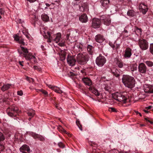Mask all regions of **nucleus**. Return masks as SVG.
Returning a JSON list of instances; mask_svg holds the SVG:
<instances>
[{
  "label": "nucleus",
  "instance_id": "obj_7",
  "mask_svg": "<svg viewBox=\"0 0 153 153\" xmlns=\"http://www.w3.org/2000/svg\"><path fill=\"white\" fill-rule=\"evenodd\" d=\"M106 61V60L105 57L100 54L97 58L96 60V64L100 67H102L105 63Z\"/></svg>",
  "mask_w": 153,
  "mask_h": 153
},
{
  "label": "nucleus",
  "instance_id": "obj_21",
  "mask_svg": "<svg viewBox=\"0 0 153 153\" xmlns=\"http://www.w3.org/2000/svg\"><path fill=\"white\" fill-rule=\"evenodd\" d=\"M96 41L98 43H102L105 40L103 36L100 34L97 35L95 38Z\"/></svg>",
  "mask_w": 153,
  "mask_h": 153
},
{
  "label": "nucleus",
  "instance_id": "obj_8",
  "mask_svg": "<svg viewBox=\"0 0 153 153\" xmlns=\"http://www.w3.org/2000/svg\"><path fill=\"white\" fill-rule=\"evenodd\" d=\"M138 44L140 49L143 51L146 50L148 48V42L145 39H139Z\"/></svg>",
  "mask_w": 153,
  "mask_h": 153
},
{
  "label": "nucleus",
  "instance_id": "obj_41",
  "mask_svg": "<svg viewBox=\"0 0 153 153\" xmlns=\"http://www.w3.org/2000/svg\"><path fill=\"white\" fill-rule=\"evenodd\" d=\"M108 111L110 112H117V110L115 108L113 107L109 108H108Z\"/></svg>",
  "mask_w": 153,
  "mask_h": 153
},
{
  "label": "nucleus",
  "instance_id": "obj_1",
  "mask_svg": "<svg viewBox=\"0 0 153 153\" xmlns=\"http://www.w3.org/2000/svg\"><path fill=\"white\" fill-rule=\"evenodd\" d=\"M47 28L42 27L40 28V32L42 34H43V36L45 38L47 39V42H51L54 41L57 43L59 42L61 37V34L58 33L56 34H53L52 33L48 31L46 29Z\"/></svg>",
  "mask_w": 153,
  "mask_h": 153
},
{
  "label": "nucleus",
  "instance_id": "obj_45",
  "mask_svg": "<svg viewBox=\"0 0 153 153\" xmlns=\"http://www.w3.org/2000/svg\"><path fill=\"white\" fill-rule=\"evenodd\" d=\"M58 146L59 147L62 148H63L65 147V145L61 142L58 143Z\"/></svg>",
  "mask_w": 153,
  "mask_h": 153
},
{
  "label": "nucleus",
  "instance_id": "obj_24",
  "mask_svg": "<svg viewBox=\"0 0 153 153\" xmlns=\"http://www.w3.org/2000/svg\"><path fill=\"white\" fill-rule=\"evenodd\" d=\"M100 2L102 6L105 8L107 9L108 8L110 3L109 0H101Z\"/></svg>",
  "mask_w": 153,
  "mask_h": 153
},
{
  "label": "nucleus",
  "instance_id": "obj_5",
  "mask_svg": "<svg viewBox=\"0 0 153 153\" xmlns=\"http://www.w3.org/2000/svg\"><path fill=\"white\" fill-rule=\"evenodd\" d=\"M88 60V56L87 53H79L77 55L76 60L80 65H84L87 63Z\"/></svg>",
  "mask_w": 153,
  "mask_h": 153
},
{
  "label": "nucleus",
  "instance_id": "obj_64",
  "mask_svg": "<svg viewBox=\"0 0 153 153\" xmlns=\"http://www.w3.org/2000/svg\"><path fill=\"white\" fill-rule=\"evenodd\" d=\"M124 32L125 33H127L128 32V31H127V30L126 29L124 30Z\"/></svg>",
  "mask_w": 153,
  "mask_h": 153
},
{
  "label": "nucleus",
  "instance_id": "obj_38",
  "mask_svg": "<svg viewBox=\"0 0 153 153\" xmlns=\"http://www.w3.org/2000/svg\"><path fill=\"white\" fill-rule=\"evenodd\" d=\"M41 92L44 94V96L45 97H50V94H48V92L42 89Z\"/></svg>",
  "mask_w": 153,
  "mask_h": 153
},
{
  "label": "nucleus",
  "instance_id": "obj_39",
  "mask_svg": "<svg viewBox=\"0 0 153 153\" xmlns=\"http://www.w3.org/2000/svg\"><path fill=\"white\" fill-rule=\"evenodd\" d=\"M145 63L149 67H152L153 65V62L150 61H146L145 62Z\"/></svg>",
  "mask_w": 153,
  "mask_h": 153
},
{
  "label": "nucleus",
  "instance_id": "obj_31",
  "mask_svg": "<svg viewBox=\"0 0 153 153\" xmlns=\"http://www.w3.org/2000/svg\"><path fill=\"white\" fill-rule=\"evenodd\" d=\"M87 50L89 53L92 54L94 51V48L91 45H88L87 47Z\"/></svg>",
  "mask_w": 153,
  "mask_h": 153
},
{
  "label": "nucleus",
  "instance_id": "obj_2",
  "mask_svg": "<svg viewBox=\"0 0 153 153\" xmlns=\"http://www.w3.org/2000/svg\"><path fill=\"white\" fill-rule=\"evenodd\" d=\"M17 42L21 44L20 47L23 52L22 53L19 51L20 55L25 57L26 60L30 61L32 63H36L37 61L35 56L33 55L32 53H28L27 48L22 46V45H25V43L24 42L23 40L20 38Z\"/></svg>",
  "mask_w": 153,
  "mask_h": 153
},
{
  "label": "nucleus",
  "instance_id": "obj_26",
  "mask_svg": "<svg viewBox=\"0 0 153 153\" xmlns=\"http://www.w3.org/2000/svg\"><path fill=\"white\" fill-rule=\"evenodd\" d=\"M111 72L116 77H118L120 75V71L115 68H114L111 69Z\"/></svg>",
  "mask_w": 153,
  "mask_h": 153
},
{
  "label": "nucleus",
  "instance_id": "obj_33",
  "mask_svg": "<svg viewBox=\"0 0 153 153\" xmlns=\"http://www.w3.org/2000/svg\"><path fill=\"white\" fill-rule=\"evenodd\" d=\"M41 18L42 20L45 22H47L49 20V16L46 14H42L41 16Z\"/></svg>",
  "mask_w": 153,
  "mask_h": 153
},
{
  "label": "nucleus",
  "instance_id": "obj_36",
  "mask_svg": "<svg viewBox=\"0 0 153 153\" xmlns=\"http://www.w3.org/2000/svg\"><path fill=\"white\" fill-rule=\"evenodd\" d=\"M59 131L62 133L68 134L69 137H70L71 136L70 134H69L65 130L61 127L59 128Z\"/></svg>",
  "mask_w": 153,
  "mask_h": 153
},
{
  "label": "nucleus",
  "instance_id": "obj_37",
  "mask_svg": "<svg viewBox=\"0 0 153 153\" xmlns=\"http://www.w3.org/2000/svg\"><path fill=\"white\" fill-rule=\"evenodd\" d=\"M0 150L4 152L7 150L6 146L5 145L0 144Z\"/></svg>",
  "mask_w": 153,
  "mask_h": 153
},
{
  "label": "nucleus",
  "instance_id": "obj_44",
  "mask_svg": "<svg viewBox=\"0 0 153 153\" xmlns=\"http://www.w3.org/2000/svg\"><path fill=\"white\" fill-rule=\"evenodd\" d=\"M33 68L34 70H37L39 71H41V68L37 66H33Z\"/></svg>",
  "mask_w": 153,
  "mask_h": 153
},
{
  "label": "nucleus",
  "instance_id": "obj_3",
  "mask_svg": "<svg viewBox=\"0 0 153 153\" xmlns=\"http://www.w3.org/2000/svg\"><path fill=\"white\" fill-rule=\"evenodd\" d=\"M122 80L125 86L129 88H132L135 86V80L132 76L127 75H123Z\"/></svg>",
  "mask_w": 153,
  "mask_h": 153
},
{
  "label": "nucleus",
  "instance_id": "obj_56",
  "mask_svg": "<svg viewBox=\"0 0 153 153\" xmlns=\"http://www.w3.org/2000/svg\"><path fill=\"white\" fill-rule=\"evenodd\" d=\"M23 62V61H19V64L22 66H23L22 63Z\"/></svg>",
  "mask_w": 153,
  "mask_h": 153
},
{
  "label": "nucleus",
  "instance_id": "obj_28",
  "mask_svg": "<svg viewBox=\"0 0 153 153\" xmlns=\"http://www.w3.org/2000/svg\"><path fill=\"white\" fill-rule=\"evenodd\" d=\"M115 62L120 68H122L123 67V64L122 61L117 59H116L115 60Z\"/></svg>",
  "mask_w": 153,
  "mask_h": 153
},
{
  "label": "nucleus",
  "instance_id": "obj_9",
  "mask_svg": "<svg viewBox=\"0 0 153 153\" xmlns=\"http://www.w3.org/2000/svg\"><path fill=\"white\" fill-rule=\"evenodd\" d=\"M147 69V67L144 63L142 62L139 64L138 66V71L140 74H146Z\"/></svg>",
  "mask_w": 153,
  "mask_h": 153
},
{
  "label": "nucleus",
  "instance_id": "obj_10",
  "mask_svg": "<svg viewBox=\"0 0 153 153\" xmlns=\"http://www.w3.org/2000/svg\"><path fill=\"white\" fill-rule=\"evenodd\" d=\"M100 19L106 25H109L111 23L110 16L108 15H104L100 16Z\"/></svg>",
  "mask_w": 153,
  "mask_h": 153
},
{
  "label": "nucleus",
  "instance_id": "obj_60",
  "mask_svg": "<svg viewBox=\"0 0 153 153\" xmlns=\"http://www.w3.org/2000/svg\"><path fill=\"white\" fill-rule=\"evenodd\" d=\"M0 13L1 14L3 13V12L2 9H0Z\"/></svg>",
  "mask_w": 153,
  "mask_h": 153
},
{
  "label": "nucleus",
  "instance_id": "obj_57",
  "mask_svg": "<svg viewBox=\"0 0 153 153\" xmlns=\"http://www.w3.org/2000/svg\"><path fill=\"white\" fill-rule=\"evenodd\" d=\"M55 2H56L58 4H56V6H58L59 5V3L60 2V1H59V0H58V1H55Z\"/></svg>",
  "mask_w": 153,
  "mask_h": 153
},
{
  "label": "nucleus",
  "instance_id": "obj_34",
  "mask_svg": "<svg viewBox=\"0 0 153 153\" xmlns=\"http://www.w3.org/2000/svg\"><path fill=\"white\" fill-rule=\"evenodd\" d=\"M134 30L137 35H141V34L142 30L141 28L136 27L135 28Z\"/></svg>",
  "mask_w": 153,
  "mask_h": 153
},
{
  "label": "nucleus",
  "instance_id": "obj_19",
  "mask_svg": "<svg viewBox=\"0 0 153 153\" xmlns=\"http://www.w3.org/2000/svg\"><path fill=\"white\" fill-rule=\"evenodd\" d=\"M30 150L29 146L26 144L24 145L20 148V150L22 153H29Z\"/></svg>",
  "mask_w": 153,
  "mask_h": 153
},
{
  "label": "nucleus",
  "instance_id": "obj_50",
  "mask_svg": "<svg viewBox=\"0 0 153 153\" xmlns=\"http://www.w3.org/2000/svg\"><path fill=\"white\" fill-rule=\"evenodd\" d=\"M33 18L34 19H33V22H34V23H35V22L37 20V18L35 16H33Z\"/></svg>",
  "mask_w": 153,
  "mask_h": 153
},
{
  "label": "nucleus",
  "instance_id": "obj_42",
  "mask_svg": "<svg viewBox=\"0 0 153 153\" xmlns=\"http://www.w3.org/2000/svg\"><path fill=\"white\" fill-rule=\"evenodd\" d=\"M13 37L14 38V40L17 42L20 39L19 36L17 35H14L13 36Z\"/></svg>",
  "mask_w": 153,
  "mask_h": 153
},
{
  "label": "nucleus",
  "instance_id": "obj_58",
  "mask_svg": "<svg viewBox=\"0 0 153 153\" xmlns=\"http://www.w3.org/2000/svg\"><path fill=\"white\" fill-rule=\"evenodd\" d=\"M25 35V36H26V37L28 39H29V38H30V37H29V35L28 34H26Z\"/></svg>",
  "mask_w": 153,
  "mask_h": 153
},
{
  "label": "nucleus",
  "instance_id": "obj_4",
  "mask_svg": "<svg viewBox=\"0 0 153 153\" xmlns=\"http://www.w3.org/2000/svg\"><path fill=\"white\" fill-rule=\"evenodd\" d=\"M113 98L118 101L125 103L129 100L128 96L123 93L116 92L112 94Z\"/></svg>",
  "mask_w": 153,
  "mask_h": 153
},
{
  "label": "nucleus",
  "instance_id": "obj_12",
  "mask_svg": "<svg viewBox=\"0 0 153 153\" xmlns=\"http://www.w3.org/2000/svg\"><path fill=\"white\" fill-rule=\"evenodd\" d=\"M67 61L68 64L71 66H74L76 62L74 56L70 55H68L67 56Z\"/></svg>",
  "mask_w": 153,
  "mask_h": 153
},
{
  "label": "nucleus",
  "instance_id": "obj_27",
  "mask_svg": "<svg viewBox=\"0 0 153 153\" xmlns=\"http://www.w3.org/2000/svg\"><path fill=\"white\" fill-rule=\"evenodd\" d=\"M89 89L90 91L93 93L95 95L97 96H99L100 94V92L98 91L95 89L94 88H93L91 86H90L89 88Z\"/></svg>",
  "mask_w": 153,
  "mask_h": 153
},
{
  "label": "nucleus",
  "instance_id": "obj_51",
  "mask_svg": "<svg viewBox=\"0 0 153 153\" xmlns=\"http://www.w3.org/2000/svg\"><path fill=\"white\" fill-rule=\"evenodd\" d=\"M59 45L61 47L64 46L65 45L64 41L62 42H60L59 43Z\"/></svg>",
  "mask_w": 153,
  "mask_h": 153
},
{
  "label": "nucleus",
  "instance_id": "obj_63",
  "mask_svg": "<svg viewBox=\"0 0 153 153\" xmlns=\"http://www.w3.org/2000/svg\"><path fill=\"white\" fill-rule=\"evenodd\" d=\"M135 113L137 114H138L139 113V112L137 111H135Z\"/></svg>",
  "mask_w": 153,
  "mask_h": 153
},
{
  "label": "nucleus",
  "instance_id": "obj_52",
  "mask_svg": "<svg viewBox=\"0 0 153 153\" xmlns=\"http://www.w3.org/2000/svg\"><path fill=\"white\" fill-rule=\"evenodd\" d=\"M109 45L113 48H115V46L114 45L113 43L111 42H109Z\"/></svg>",
  "mask_w": 153,
  "mask_h": 153
},
{
  "label": "nucleus",
  "instance_id": "obj_13",
  "mask_svg": "<svg viewBox=\"0 0 153 153\" xmlns=\"http://www.w3.org/2000/svg\"><path fill=\"white\" fill-rule=\"evenodd\" d=\"M80 10L83 12H87L88 10V6L86 3L80 2L79 5Z\"/></svg>",
  "mask_w": 153,
  "mask_h": 153
},
{
  "label": "nucleus",
  "instance_id": "obj_53",
  "mask_svg": "<svg viewBox=\"0 0 153 153\" xmlns=\"http://www.w3.org/2000/svg\"><path fill=\"white\" fill-rule=\"evenodd\" d=\"M35 90L36 92H41L42 89H35Z\"/></svg>",
  "mask_w": 153,
  "mask_h": 153
},
{
  "label": "nucleus",
  "instance_id": "obj_29",
  "mask_svg": "<svg viewBox=\"0 0 153 153\" xmlns=\"http://www.w3.org/2000/svg\"><path fill=\"white\" fill-rule=\"evenodd\" d=\"M11 86V85L7 84H4L1 88V90L3 91H5L8 89Z\"/></svg>",
  "mask_w": 153,
  "mask_h": 153
},
{
  "label": "nucleus",
  "instance_id": "obj_61",
  "mask_svg": "<svg viewBox=\"0 0 153 153\" xmlns=\"http://www.w3.org/2000/svg\"><path fill=\"white\" fill-rule=\"evenodd\" d=\"M45 4L48 7H49L50 5V4H48V3H46Z\"/></svg>",
  "mask_w": 153,
  "mask_h": 153
},
{
  "label": "nucleus",
  "instance_id": "obj_62",
  "mask_svg": "<svg viewBox=\"0 0 153 153\" xmlns=\"http://www.w3.org/2000/svg\"><path fill=\"white\" fill-rule=\"evenodd\" d=\"M147 110H148L145 109L144 110V111L146 113H148V111Z\"/></svg>",
  "mask_w": 153,
  "mask_h": 153
},
{
  "label": "nucleus",
  "instance_id": "obj_17",
  "mask_svg": "<svg viewBox=\"0 0 153 153\" xmlns=\"http://www.w3.org/2000/svg\"><path fill=\"white\" fill-rule=\"evenodd\" d=\"M29 134L31 135L34 139H38L41 141H44L45 139L44 137L40 135L33 132H29Z\"/></svg>",
  "mask_w": 153,
  "mask_h": 153
},
{
  "label": "nucleus",
  "instance_id": "obj_54",
  "mask_svg": "<svg viewBox=\"0 0 153 153\" xmlns=\"http://www.w3.org/2000/svg\"><path fill=\"white\" fill-rule=\"evenodd\" d=\"M152 108V106H149L148 107H146L145 108V109H147V110L151 109Z\"/></svg>",
  "mask_w": 153,
  "mask_h": 153
},
{
  "label": "nucleus",
  "instance_id": "obj_6",
  "mask_svg": "<svg viewBox=\"0 0 153 153\" xmlns=\"http://www.w3.org/2000/svg\"><path fill=\"white\" fill-rule=\"evenodd\" d=\"M7 112L9 116L13 117H15L18 114L19 108L17 106L12 105L7 109Z\"/></svg>",
  "mask_w": 153,
  "mask_h": 153
},
{
  "label": "nucleus",
  "instance_id": "obj_23",
  "mask_svg": "<svg viewBox=\"0 0 153 153\" xmlns=\"http://www.w3.org/2000/svg\"><path fill=\"white\" fill-rule=\"evenodd\" d=\"M82 80L86 85L90 86L92 84V82L90 79L87 77H84L82 78Z\"/></svg>",
  "mask_w": 153,
  "mask_h": 153
},
{
  "label": "nucleus",
  "instance_id": "obj_11",
  "mask_svg": "<svg viewBox=\"0 0 153 153\" xmlns=\"http://www.w3.org/2000/svg\"><path fill=\"white\" fill-rule=\"evenodd\" d=\"M101 22L98 19L94 18L92 20L91 26L94 28H99Z\"/></svg>",
  "mask_w": 153,
  "mask_h": 153
},
{
  "label": "nucleus",
  "instance_id": "obj_32",
  "mask_svg": "<svg viewBox=\"0 0 153 153\" xmlns=\"http://www.w3.org/2000/svg\"><path fill=\"white\" fill-rule=\"evenodd\" d=\"M127 15L128 16L130 17H133L135 16V13L134 10H128L127 12Z\"/></svg>",
  "mask_w": 153,
  "mask_h": 153
},
{
  "label": "nucleus",
  "instance_id": "obj_40",
  "mask_svg": "<svg viewBox=\"0 0 153 153\" xmlns=\"http://www.w3.org/2000/svg\"><path fill=\"white\" fill-rule=\"evenodd\" d=\"M5 139V137L3 134L1 132H0V141L4 140Z\"/></svg>",
  "mask_w": 153,
  "mask_h": 153
},
{
  "label": "nucleus",
  "instance_id": "obj_47",
  "mask_svg": "<svg viewBox=\"0 0 153 153\" xmlns=\"http://www.w3.org/2000/svg\"><path fill=\"white\" fill-rule=\"evenodd\" d=\"M68 75L69 76L72 78H74L75 76V74L72 72H70L68 74Z\"/></svg>",
  "mask_w": 153,
  "mask_h": 153
},
{
  "label": "nucleus",
  "instance_id": "obj_30",
  "mask_svg": "<svg viewBox=\"0 0 153 153\" xmlns=\"http://www.w3.org/2000/svg\"><path fill=\"white\" fill-rule=\"evenodd\" d=\"M129 68L131 71L134 72L137 70V65L136 64H131L129 66Z\"/></svg>",
  "mask_w": 153,
  "mask_h": 153
},
{
  "label": "nucleus",
  "instance_id": "obj_35",
  "mask_svg": "<svg viewBox=\"0 0 153 153\" xmlns=\"http://www.w3.org/2000/svg\"><path fill=\"white\" fill-rule=\"evenodd\" d=\"M73 31L71 30H67L66 32V39L67 40H68L69 39L70 36L71 34V33H73Z\"/></svg>",
  "mask_w": 153,
  "mask_h": 153
},
{
  "label": "nucleus",
  "instance_id": "obj_48",
  "mask_svg": "<svg viewBox=\"0 0 153 153\" xmlns=\"http://www.w3.org/2000/svg\"><path fill=\"white\" fill-rule=\"evenodd\" d=\"M61 59L62 60H64L65 58V54H62L61 55Z\"/></svg>",
  "mask_w": 153,
  "mask_h": 153
},
{
  "label": "nucleus",
  "instance_id": "obj_18",
  "mask_svg": "<svg viewBox=\"0 0 153 153\" xmlns=\"http://www.w3.org/2000/svg\"><path fill=\"white\" fill-rule=\"evenodd\" d=\"M131 49L128 47L126 48L124 51V57L126 59L129 58L132 55Z\"/></svg>",
  "mask_w": 153,
  "mask_h": 153
},
{
  "label": "nucleus",
  "instance_id": "obj_59",
  "mask_svg": "<svg viewBox=\"0 0 153 153\" xmlns=\"http://www.w3.org/2000/svg\"><path fill=\"white\" fill-rule=\"evenodd\" d=\"M148 122H149L151 124H153V122L150 121L149 120H148Z\"/></svg>",
  "mask_w": 153,
  "mask_h": 153
},
{
  "label": "nucleus",
  "instance_id": "obj_25",
  "mask_svg": "<svg viewBox=\"0 0 153 153\" xmlns=\"http://www.w3.org/2000/svg\"><path fill=\"white\" fill-rule=\"evenodd\" d=\"M28 116L30 117L28 118L29 121H30L31 118L33 117L35 114V111L32 109L29 110L27 112Z\"/></svg>",
  "mask_w": 153,
  "mask_h": 153
},
{
  "label": "nucleus",
  "instance_id": "obj_22",
  "mask_svg": "<svg viewBox=\"0 0 153 153\" xmlns=\"http://www.w3.org/2000/svg\"><path fill=\"white\" fill-rule=\"evenodd\" d=\"M79 19L82 22L85 23L87 22L88 18L87 15L83 14L79 16Z\"/></svg>",
  "mask_w": 153,
  "mask_h": 153
},
{
  "label": "nucleus",
  "instance_id": "obj_15",
  "mask_svg": "<svg viewBox=\"0 0 153 153\" xmlns=\"http://www.w3.org/2000/svg\"><path fill=\"white\" fill-rule=\"evenodd\" d=\"M144 89L146 93H153V85L145 84L144 85Z\"/></svg>",
  "mask_w": 153,
  "mask_h": 153
},
{
  "label": "nucleus",
  "instance_id": "obj_20",
  "mask_svg": "<svg viewBox=\"0 0 153 153\" xmlns=\"http://www.w3.org/2000/svg\"><path fill=\"white\" fill-rule=\"evenodd\" d=\"M48 87L55 91L56 92L59 94H61L63 93V91L60 89L59 88L57 87L52 85H47Z\"/></svg>",
  "mask_w": 153,
  "mask_h": 153
},
{
  "label": "nucleus",
  "instance_id": "obj_14",
  "mask_svg": "<svg viewBox=\"0 0 153 153\" xmlns=\"http://www.w3.org/2000/svg\"><path fill=\"white\" fill-rule=\"evenodd\" d=\"M82 46L80 43L76 42L73 47L74 51L78 53L82 51Z\"/></svg>",
  "mask_w": 153,
  "mask_h": 153
},
{
  "label": "nucleus",
  "instance_id": "obj_55",
  "mask_svg": "<svg viewBox=\"0 0 153 153\" xmlns=\"http://www.w3.org/2000/svg\"><path fill=\"white\" fill-rule=\"evenodd\" d=\"M27 1H29L30 3H33L35 2L36 0H27Z\"/></svg>",
  "mask_w": 153,
  "mask_h": 153
},
{
  "label": "nucleus",
  "instance_id": "obj_49",
  "mask_svg": "<svg viewBox=\"0 0 153 153\" xmlns=\"http://www.w3.org/2000/svg\"><path fill=\"white\" fill-rule=\"evenodd\" d=\"M17 94L18 95L22 96L23 94V93L22 91L20 90L17 92Z\"/></svg>",
  "mask_w": 153,
  "mask_h": 153
},
{
  "label": "nucleus",
  "instance_id": "obj_43",
  "mask_svg": "<svg viewBox=\"0 0 153 153\" xmlns=\"http://www.w3.org/2000/svg\"><path fill=\"white\" fill-rule=\"evenodd\" d=\"M76 124L77 125V126H78V127L79 128V129L81 130H82V126L80 125V123L79 121L78 120H77L76 122Z\"/></svg>",
  "mask_w": 153,
  "mask_h": 153
},
{
  "label": "nucleus",
  "instance_id": "obj_46",
  "mask_svg": "<svg viewBox=\"0 0 153 153\" xmlns=\"http://www.w3.org/2000/svg\"><path fill=\"white\" fill-rule=\"evenodd\" d=\"M150 50L151 53L153 54V43L150 45Z\"/></svg>",
  "mask_w": 153,
  "mask_h": 153
},
{
  "label": "nucleus",
  "instance_id": "obj_16",
  "mask_svg": "<svg viewBox=\"0 0 153 153\" xmlns=\"http://www.w3.org/2000/svg\"><path fill=\"white\" fill-rule=\"evenodd\" d=\"M139 9L143 14H145L147 12L148 8L147 6L144 3H141L139 5Z\"/></svg>",
  "mask_w": 153,
  "mask_h": 153
}]
</instances>
